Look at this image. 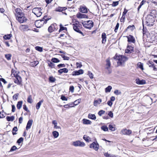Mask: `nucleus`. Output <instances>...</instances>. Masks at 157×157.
<instances>
[{
    "instance_id": "obj_1",
    "label": "nucleus",
    "mask_w": 157,
    "mask_h": 157,
    "mask_svg": "<svg viewBox=\"0 0 157 157\" xmlns=\"http://www.w3.org/2000/svg\"><path fill=\"white\" fill-rule=\"evenodd\" d=\"M155 21V18L152 14H148L147 16L145 18V24L147 26H152L154 24Z\"/></svg>"
},
{
    "instance_id": "obj_2",
    "label": "nucleus",
    "mask_w": 157,
    "mask_h": 157,
    "mask_svg": "<svg viewBox=\"0 0 157 157\" xmlns=\"http://www.w3.org/2000/svg\"><path fill=\"white\" fill-rule=\"evenodd\" d=\"M113 58L116 60H118L117 63L118 66L122 65L128 60V58L123 55L115 56Z\"/></svg>"
},
{
    "instance_id": "obj_3",
    "label": "nucleus",
    "mask_w": 157,
    "mask_h": 157,
    "mask_svg": "<svg viewBox=\"0 0 157 157\" xmlns=\"http://www.w3.org/2000/svg\"><path fill=\"white\" fill-rule=\"evenodd\" d=\"M82 24L85 28L89 29L93 27L94 24L93 22L91 20L84 21Z\"/></svg>"
},
{
    "instance_id": "obj_4",
    "label": "nucleus",
    "mask_w": 157,
    "mask_h": 157,
    "mask_svg": "<svg viewBox=\"0 0 157 157\" xmlns=\"http://www.w3.org/2000/svg\"><path fill=\"white\" fill-rule=\"evenodd\" d=\"M41 10L42 9L40 8H34L32 10V12L37 17H39L41 16L42 14Z\"/></svg>"
},
{
    "instance_id": "obj_5",
    "label": "nucleus",
    "mask_w": 157,
    "mask_h": 157,
    "mask_svg": "<svg viewBox=\"0 0 157 157\" xmlns=\"http://www.w3.org/2000/svg\"><path fill=\"white\" fill-rule=\"evenodd\" d=\"M16 19L21 23L25 22L27 20L26 18L24 16V14L21 16L17 17Z\"/></svg>"
},
{
    "instance_id": "obj_6",
    "label": "nucleus",
    "mask_w": 157,
    "mask_h": 157,
    "mask_svg": "<svg viewBox=\"0 0 157 157\" xmlns=\"http://www.w3.org/2000/svg\"><path fill=\"white\" fill-rule=\"evenodd\" d=\"M79 25L80 24H79V22L78 21L77 22V23L73 24V29L75 31L82 34V35L84 36V35H83V33L79 30V28H78V27L79 26Z\"/></svg>"
},
{
    "instance_id": "obj_7",
    "label": "nucleus",
    "mask_w": 157,
    "mask_h": 157,
    "mask_svg": "<svg viewBox=\"0 0 157 157\" xmlns=\"http://www.w3.org/2000/svg\"><path fill=\"white\" fill-rule=\"evenodd\" d=\"M72 144L75 147L79 146L81 147H83L85 145V144L84 142H81L79 140H77L73 142Z\"/></svg>"
},
{
    "instance_id": "obj_8",
    "label": "nucleus",
    "mask_w": 157,
    "mask_h": 157,
    "mask_svg": "<svg viewBox=\"0 0 157 157\" xmlns=\"http://www.w3.org/2000/svg\"><path fill=\"white\" fill-rule=\"evenodd\" d=\"M13 75L16 79L14 81V82L18 85H22L21 84V76L18 75L17 74H13Z\"/></svg>"
},
{
    "instance_id": "obj_9",
    "label": "nucleus",
    "mask_w": 157,
    "mask_h": 157,
    "mask_svg": "<svg viewBox=\"0 0 157 157\" xmlns=\"http://www.w3.org/2000/svg\"><path fill=\"white\" fill-rule=\"evenodd\" d=\"M90 147L91 148L94 149L96 151H98L99 148V145L97 142H93L90 144Z\"/></svg>"
},
{
    "instance_id": "obj_10",
    "label": "nucleus",
    "mask_w": 157,
    "mask_h": 157,
    "mask_svg": "<svg viewBox=\"0 0 157 157\" xmlns=\"http://www.w3.org/2000/svg\"><path fill=\"white\" fill-rule=\"evenodd\" d=\"M14 13L16 17H18L19 16H21L24 14V13L22 12L21 9L19 8H17L16 9H15V12H14Z\"/></svg>"
},
{
    "instance_id": "obj_11",
    "label": "nucleus",
    "mask_w": 157,
    "mask_h": 157,
    "mask_svg": "<svg viewBox=\"0 0 157 157\" xmlns=\"http://www.w3.org/2000/svg\"><path fill=\"white\" fill-rule=\"evenodd\" d=\"M57 26V25L56 24H52L48 27V31L50 33H52V32L54 31L55 30H56L57 29L56 27Z\"/></svg>"
},
{
    "instance_id": "obj_12",
    "label": "nucleus",
    "mask_w": 157,
    "mask_h": 157,
    "mask_svg": "<svg viewBox=\"0 0 157 157\" xmlns=\"http://www.w3.org/2000/svg\"><path fill=\"white\" fill-rule=\"evenodd\" d=\"M132 132L131 130L126 128L123 129L121 131V133L124 135H129Z\"/></svg>"
},
{
    "instance_id": "obj_13",
    "label": "nucleus",
    "mask_w": 157,
    "mask_h": 157,
    "mask_svg": "<svg viewBox=\"0 0 157 157\" xmlns=\"http://www.w3.org/2000/svg\"><path fill=\"white\" fill-rule=\"evenodd\" d=\"M106 69L108 70V73L110 74L111 72V70L110 69L111 66V63L109 58L107 59L106 60Z\"/></svg>"
},
{
    "instance_id": "obj_14",
    "label": "nucleus",
    "mask_w": 157,
    "mask_h": 157,
    "mask_svg": "<svg viewBox=\"0 0 157 157\" xmlns=\"http://www.w3.org/2000/svg\"><path fill=\"white\" fill-rule=\"evenodd\" d=\"M80 11L84 13H87L88 12V9L84 5L80 6L79 8Z\"/></svg>"
},
{
    "instance_id": "obj_15",
    "label": "nucleus",
    "mask_w": 157,
    "mask_h": 157,
    "mask_svg": "<svg viewBox=\"0 0 157 157\" xmlns=\"http://www.w3.org/2000/svg\"><path fill=\"white\" fill-rule=\"evenodd\" d=\"M83 73V71L82 69L79 70L78 71H73L72 75H78L82 74Z\"/></svg>"
},
{
    "instance_id": "obj_16",
    "label": "nucleus",
    "mask_w": 157,
    "mask_h": 157,
    "mask_svg": "<svg viewBox=\"0 0 157 157\" xmlns=\"http://www.w3.org/2000/svg\"><path fill=\"white\" fill-rule=\"evenodd\" d=\"M134 48L131 46L128 45L127 47L126 50L125 51V53H131L133 52Z\"/></svg>"
},
{
    "instance_id": "obj_17",
    "label": "nucleus",
    "mask_w": 157,
    "mask_h": 157,
    "mask_svg": "<svg viewBox=\"0 0 157 157\" xmlns=\"http://www.w3.org/2000/svg\"><path fill=\"white\" fill-rule=\"evenodd\" d=\"M76 17L78 18H88V16L85 14H83L80 13H78L76 15Z\"/></svg>"
},
{
    "instance_id": "obj_18",
    "label": "nucleus",
    "mask_w": 157,
    "mask_h": 157,
    "mask_svg": "<svg viewBox=\"0 0 157 157\" xmlns=\"http://www.w3.org/2000/svg\"><path fill=\"white\" fill-rule=\"evenodd\" d=\"M128 41V42H130L133 43H134L135 42V40L133 36L131 35H129L127 36Z\"/></svg>"
},
{
    "instance_id": "obj_19",
    "label": "nucleus",
    "mask_w": 157,
    "mask_h": 157,
    "mask_svg": "<svg viewBox=\"0 0 157 157\" xmlns=\"http://www.w3.org/2000/svg\"><path fill=\"white\" fill-rule=\"evenodd\" d=\"M33 123V120H30L28 121L26 127V130H28L31 128Z\"/></svg>"
},
{
    "instance_id": "obj_20",
    "label": "nucleus",
    "mask_w": 157,
    "mask_h": 157,
    "mask_svg": "<svg viewBox=\"0 0 157 157\" xmlns=\"http://www.w3.org/2000/svg\"><path fill=\"white\" fill-rule=\"evenodd\" d=\"M101 38L102 39L101 42L102 44H105L106 41V36L105 33H102L101 35Z\"/></svg>"
},
{
    "instance_id": "obj_21",
    "label": "nucleus",
    "mask_w": 157,
    "mask_h": 157,
    "mask_svg": "<svg viewBox=\"0 0 157 157\" xmlns=\"http://www.w3.org/2000/svg\"><path fill=\"white\" fill-rule=\"evenodd\" d=\"M136 83L138 84L143 85L146 83V81L145 80H140L138 78H137L136 80Z\"/></svg>"
},
{
    "instance_id": "obj_22",
    "label": "nucleus",
    "mask_w": 157,
    "mask_h": 157,
    "mask_svg": "<svg viewBox=\"0 0 157 157\" xmlns=\"http://www.w3.org/2000/svg\"><path fill=\"white\" fill-rule=\"evenodd\" d=\"M102 101V100L100 98H98L97 100H94V106H97L99 105Z\"/></svg>"
},
{
    "instance_id": "obj_23",
    "label": "nucleus",
    "mask_w": 157,
    "mask_h": 157,
    "mask_svg": "<svg viewBox=\"0 0 157 157\" xmlns=\"http://www.w3.org/2000/svg\"><path fill=\"white\" fill-rule=\"evenodd\" d=\"M67 9L66 7H58L56 8L55 10L56 11L61 12Z\"/></svg>"
},
{
    "instance_id": "obj_24",
    "label": "nucleus",
    "mask_w": 157,
    "mask_h": 157,
    "mask_svg": "<svg viewBox=\"0 0 157 157\" xmlns=\"http://www.w3.org/2000/svg\"><path fill=\"white\" fill-rule=\"evenodd\" d=\"M19 28L21 30L25 31L28 29V26L27 25H21L20 26Z\"/></svg>"
},
{
    "instance_id": "obj_25",
    "label": "nucleus",
    "mask_w": 157,
    "mask_h": 157,
    "mask_svg": "<svg viewBox=\"0 0 157 157\" xmlns=\"http://www.w3.org/2000/svg\"><path fill=\"white\" fill-rule=\"evenodd\" d=\"M83 124H91V122L89 120L83 119L82 120Z\"/></svg>"
},
{
    "instance_id": "obj_26",
    "label": "nucleus",
    "mask_w": 157,
    "mask_h": 157,
    "mask_svg": "<svg viewBox=\"0 0 157 157\" xmlns=\"http://www.w3.org/2000/svg\"><path fill=\"white\" fill-rule=\"evenodd\" d=\"M22 103L23 101H19L17 102V107L18 109H19L21 108Z\"/></svg>"
},
{
    "instance_id": "obj_27",
    "label": "nucleus",
    "mask_w": 157,
    "mask_h": 157,
    "mask_svg": "<svg viewBox=\"0 0 157 157\" xmlns=\"http://www.w3.org/2000/svg\"><path fill=\"white\" fill-rule=\"evenodd\" d=\"M39 63L37 61H34L31 62L30 65L32 67H34L36 66Z\"/></svg>"
},
{
    "instance_id": "obj_28",
    "label": "nucleus",
    "mask_w": 157,
    "mask_h": 157,
    "mask_svg": "<svg viewBox=\"0 0 157 157\" xmlns=\"http://www.w3.org/2000/svg\"><path fill=\"white\" fill-rule=\"evenodd\" d=\"M88 117L89 118L95 120L96 119V117L94 114H93L90 113L88 115Z\"/></svg>"
},
{
    "instance_id": "obj_29",
    "label": "nucleus",
    "mask_w": 157,
    "mask_h": 157,
    "mask_svg": "<svg viewBox=\"0 0 157 157\" xmlns=\"http://www.w3.org/2000/svg\"><path fill=\"white\" fill-rule=\"evenodd\" d=\"M43 100H41L36 105V109H39L40 108V106L42 104V103L43 102Z\"/></svg>"
},
{
    "instance_id": "obj_30",
    "label": "nucleus",
    "mask_w": 157,
    "mask_h": 157,
    "mask_svg": "<svg viewBox=\"0 0 157 157\" xmlns=\"http://www.w3.org/2000/svg\"><path fill=\"white\" fill-rule=\"evenodd\" d=\"M52 123L54 125V128H60V127L59 126L57 125V123L56 121H52Z\"/></svg>"
},
{
    "instance_id": "obj_31",
    "label": "nucleus",
    "mask_w": 157,
    "mask_h": 157,
    "mask_svg": "<svg viewBox=\"0 0 157 157\" xmlns=\"http://www.w3.org/2000/svg\"><path fill=\"white\" fill-rule=\"evenodd\" d=\"M7 120L8 121H13L14 119V117L12 116L11 117L7 116L6 117Z\"/></svg>"
},
{
    "instance_id": "obj_32",
    "label": "nucleus",
    "mask_w": 157,
    "mask_h": 157,
    "mask_svg": "<svg viewBox=\"0 0 157 157\" xmlns=\"http://www.w3.org/2000/svg\"><path fill=\"white\" fill-rule=\"evenodd\" d=\"M64 30H66L67 31V28L66 27L63 26L61 24L60 25V29L59 30V32H60L61 31Z\"/></svg>"
},
{
    "instance_id": "obj_33",
    "label": "nucleus",
    "mask_w": 157,
    "mask_h": 157,
    "mask_svg": "<svg viewBox=\"0 0 157 157\" xmlns=\"http://www.w3.org/2000/svg\"><path fill=\"white\" fill-rule=\"evenodd\" d=\"M52 134L53 136L55 138H57L59 135L58 132L56 131H53L52 132Z\"/></svg>"
},
{
    "instance_id": "obj_34",
    "label": "nucleus",
    "mask_w": 157,
    "mask_h": 157,
    "mask_svg": "<svg viewBox=\"0 0 157 157\" xmlns=\"http://www.w3.org/2000/svg\"><path fill=\"white\" fill-rule=\"evenodd\" d=\"M17 131V127H14L12 130V133L13 135H16L17 133L16 132Z\"/></svg>"
},
{
    "instance_id": "obj_35",
    "label": "nucleus",
    "mask_w": 157,
    "mask_h": 157,
    "mask_svg": "<svg viewBox=\"0 0 157 157\" xmlns=\"http://www.w3.org/2000/svg\"><path fill=\"white\" fill-rule=\"evenodd\" d=\"M135 28V27L134 25H129V26H128L127 27V29H129L131 31H132Z\"/></svg>"
},
{
    "instance_id": "obj_36",
    "label": "nucleus",
    "mask_w": 157,
    "mask_h": 157,
    "mask_svg": "<svg viewBox=\"0 0 157 157\" xmlns=\"http://www.w3.org/2000/svg\"><path fill=\"white\" fill-rule=\"evenodd\" d=\"M12 55L11 54H6L5 57L7 60H9L11 59Z\"/></svg>"
},
{
    "instance_id": "obj_37",
    "label": "nucleus",
    "mask_w": 157,
    "mask_h": 157,
    "mask_svg": "<svg viewBox=\"0 0 157 157\" xmlns=\"http://www.w3.org/2000/svg\"><path fill=\"white\" fill-rule=\"evenodd\" d=\"M112 87L111 86H108L105 89V92L106 93L110 92L111 90L112 89Z\"/></svg>"
},
{
    "instance_id": "obj_38",
    "label": "nucleus",
    "mask_w": 157,
    "mask_h": 157,
    "mask_svg": "<svg viewBox=\"0 0 157 157\" xmlns=\"http://www.w3.org/2000/svg\"><path fill=\"white\" fill-rule=\"evenodd\" d=\"M101 129L104 131H107L108 130V128L107 126L105 125L102 126L101 127Z\"/></svg>"
},
{
    "instance_id": "obj_39",
    "label": "nucleus",
    "mask_w": 157,
    "mask_h": 157,
    "mask_svg": "<svg viewBox=\"0 0 157 157\" xmlns=\"http://www.w3.org/2000/svg\"><path fill=\"white\" fill-rule=\"evenodd\" d=\"M12 36L11 34L6 35L3 36L5 40H9L10 39Z\"/></svg>"
},
{
    "instance_id": "obj_40",
    "label": "nucleus",
    "mask_w": 157,
    "mask_h": 157,
    "mask_svg": "<svg viewBox=\"0 0 157 157\" xmlns=\"http://www.w3.org/2000/svg\"><path fill=\"white\" fill-rule=\"evenodd\" d=\"M137 65L138 66V67L140 68L142 70H143L144 69L143 63L140 62H139L138 63Z\"/></svg>"
},
{
    "instance_id": "obj_41",
    "label": "nucleus",
    "mask_w": 157,
    "mask_h": 157,
    "mask_svg": "<svg viewBox=\"0 0 157 157\" xmlns=\"http://www.w3.org/2000/svg\"><path fill=\"white\" fill-rule=\"evenodd\" d=\"M52 61L55 63H58L60 62V60L59 59L56 58H52Z\"/></svg>"
},
{
    "instance_id": "obj_42",
    "label": "nucleus",
    "mask_w": 157,
    "mask_h": 157,
    "mask_svg": "<svg viewBox=\"0 0 157 157\" xmlns=\"http://www.w3.org/2000/svg\"><path fill=\"white\" fill-rule=\"evenodd\" d=\"M49 80L50 82H53L55 81L56 79L53 76H51L49 78Z\"/></svg>"
},
{
    "instance_id": "obj_43",
    "label": "nucleus",
    "mask_w": 157,
    "mask_h": 157,
    "mask_svg": "<svg viewBox=\"0 0 157 157\" xmlns=\"http://www.w3.org/2000/svg\"><path fill=\"white\" fill-rule=\"evenodd\" d=\"M83 139L87 142H89L90 138L89 137L84 135L83 137Z\"/></svg>"
},
{
    "instance_id": "obj_44",
    "label": "nucleus",
    "mask_w": 157,
    "mask_h": 157,
    "mask_svg": "<svg viewBox=\"0 0 157 157\" xmlns=\"http://www.w3.org/2000/svg\"><path fill=\"white\" fill-rule=\"evenodd\" d=\"M27 102L28 103H31L32 102V96L30 95H29L28 98L27 100Z\"/></svg>"
},
{
    "instance_id": "obj_45",
    "label": "nucleus",
    "mask_w": 157,
    "mask_h": 157,
    "mask_svg": "<svg viewBox=\"0 0 157 157\" xmlns=\"http://www.w3.org/2000/svg\"><path fill=\"white\" fill-rule=\"evenodd\" d=\"M119 2L118 1H116V2H113L112 4H111V5L113 7H115L117 6L119 4Z\"/></svg>"
},
{
    "instance_id": "obj_46",
    "label": "nucleus",
    "mask_w": 157,
    "mask_h": 157,
    "mask_svg": "<svg viewBox=\"0 0 157 157\" xmlns=\"http://www.w3.org/2000/svg\"><path fill=\"white\" fill-rule=\"evenodd\" d=\"M109 129L112 131H114L115 130V128L111 125H109Z\"/></svg>"
},
{
    "instance_id": "obj_47",
    "label": "nucleus",
    "mask_w": 157,
    "mask_h": 157,
    "mask_svg": "<svg viewBox=\"0 0 157 157\" xmlns=\"http://www.w3.org/2000/svg\"><path fill=\"white\" fill-rule=\"evenodd\" d=\"M17 149V148L16 146H13L11 148L10 151L12 152V151H15Z\"/></svg>"
},
{
    "instance_id": "obj_48",
    "label": "nucleus",
    "mask_w": 157,
    "mask_h": 157,
    "mask_svg": "<svg viewBox=\"0 0 157 157\" xmlns=\"http://www.w3.org/2000/svg\"><path fill=\"white\" fill-rule=\"evenodd\" d=\"M35 49L36 50H37L39 52H42L43 51L42 48L40 47H39V46L36 47H35Z\"/></svg>"
},
{
    "instance_id": "obj_49",
    "label": "nucleus",
    "mask_w": 157,
    "mask_h": 157,
    "mask_svg": "<svg viewBox=\"0 0 157 157\" xmlns=\"http://www.w3.org/2000/svg\"><path fill=\"white\" fill-rule=\"evenodd\" d=\"M105 113V111L101 110L98 113V115L101 116L103 114Z\"/></svg>"
},
{
    "instance_id": "obj_50",
    "label": "nucleus",
    "mask_w": 157,
    "mask_h": 157,
    "mask_svg": "<svg viewBox=\"0 0 157 157\" xmlns=\"http://www.w3.org/2000/svg\"><path fill=\"white\" fill-rule=\"evenodd\" d=\"M48 66L52 68H53L55 65L54 64L50 61H49V62L48 63Z\"/></svg>"
},
{
    "instance_id": "obj_51",
    "label": "nucleus",
    "mask_w": 157,
    "mask_h": 157,
    "mask_svg": "<svg viewBox=\"0 0 157 157\" xmlns=\"http://www.w3.org/2000/svg\"><path fill=\"white\" fill-rule=\"evenodd\" d=\"M23 138L22 137H21L17 141V143L18 144H20L23 141Z\"/></svg>"
},
{
    "instance_id": "obj_52",
    "label": "nucleus",
    "mask_w": 157,
    "mask_h": 157,
    "mask_svg": "<svg viewBox=\"0 0 157 157\" xmlns=\"http://www.w3.org/2000/svg\"><path fill=\"white\" fill-rule=\"evenodd\" d=\"M114 93L117 95L121 94V91H119L117 90H115L114 91Z\"/></svg>"
},
{
    "instance_id": "obj_53",
    "label": "nucleus",
    "mask_w": 157,
    "mask_h": 157,
    "mask_svg": "<svg viewBox=\"0 0 157 157\" xmlns=\"http://www.w3.org/2000/svg\"><path fill=\"white\" fill-rule=\"evenodd\" d=\"M88 75H89L90 78L91 79H92L93 78H94V75L90 71H88Z\"/></svg>"
},
{
    "instance_id": "obj_54",
    "label": "nucleus",
    "mask_w": 157,
    "mask_h": 157,
    "mask_svg": "<svg viewBox=\"0 0 157 157\" xmlns=\"http://www.w3.org/2000/svg\"><path fill=\"white\" fill-rule=\"evenodd\" d=\"M125 16H124L123 15L122 16V17L120 19V21L122 22H124L125 21Z\"/></svg>"
},
{
    "instance_id": "obj_55",
    "label": "nucleus",
    "mask_w": 157,
    "mask_h": 157,
    "mask_svg": "<svg viewBox=\"0 0 157 157\" xmlns=\"http://www.w3.org/2000/svg\"><path fill=\"white\" fill-rule=\"evenodd\" d=\"M148 65L150 67H152L154 66L153 63L152 61H150L149 62Z\"/></svg>"
},
{
    "instance_id": "obj_56",
    "label": "nucleus",
    "mask_w": 157,
    "mask_h": 157,
    "mask_svg": "<svg viewBox=\"0 0 157 157\" xmlns=\"http://www.w3.org/2000/svg\"><path fill=\"white\" fill-rule=\"evenodd\" d=\"M74 87L73 86H71L70 87L69 90L71 93H73L74 92Z\"/></svg>"
},
{
    "instance_id": "obj_57",
    "label": "nucleus",
    "mask_w": 157,
    "mask_h": 157,
    "mask_svg": "<svg viewBox=\"0 0 157 157\" xmlns=\"http://www.w3.org/2000/svg\"><path fill=\"white\" fill-rule=\"evenodd\" d=\"M119 24L118 23H117L116 26L115 28L114 29V31L116 33L117 32V29L119 28Z\"/></svg>"
},
{
    "instance_id": "obj_58",
    "label": "nucleus",
    "mask_w": 157,
    "mask_h": 157,
    "mask_svg": "<svg viewBox=\"0 0 157 157\" xmlns=\"http://www.w3.org/2000/svg\"><path fill=\"white\" fill-rule=\"evenodd\" d=\"M61 56L64 60H68L69 59V58L68 57L65 56L63 55H61Z\"/></svg>"
},
{
    "instance_id": "obj_59",
    "label": "nucleus",
    "mask_w": 157,
    "mask_h": 157,
    "mask_svg": "<svg viewBox=\"0 0 157 157\" xmlns=\"http://www.w3.org/2000/svg\"><path fill=\"white\" fill-rule=\"evenodd\" d=\"M76 65L77 68H80L82 66V65L81 63H78L77 62L76 63Z\"/></svg>"
},
{
    "instance_id": "obj_60",
    "label": "nucleus",
    "mask_w": 157,
    "mask_h": 157,
    "mask_svg": "<svg viewBox=\"0 0 157 157\" xmlns=\"http://www.w3.org/2000/svg\"><path fill=\"white\" fill-rule=\"evenodd\" d=\"M108 115L111 118L113 117V113L111 111H109L108 113Z\"/></svg>"
},
{
    "instance_id": "obj_61",
    "label": "nucleus",
    "mask_w": 157,
    "mask_h": 157,
    "mask_svg": "<svg viewBox=\"0 0 157 157\" xmlns=\"http://www.w3.org/2000/svg\"><path fill=\"white\" fill-rule=\"evenodd\" d=\"M18 95V94H15L13 97V99L15 100H17V99Z\"/></svg>"
},
{
    "instance_id": "obj_62",
    "label": "nucleus",
    "mask_w": 157,
    "mask_h": 157,
    "mask_svg": "<svg viewBox=\"0 0 157 157\" xmlns=\"http://www.w3.org/2000/svg\"><path fill=\"white\" fill-rule=\"evenodd\" d=\"M104 155L106 157H112V155L109 154L108 153H105L104 154Z\"/></svg>"
},
{
    "instance_id": "obj_63",
    "label": "nucleus",
    "mask_w": 157,
    "mask_h": 157,
    "mask_svg": "<svg viewBox=\"0 0 157 157\" xmlns=\"http://www.w3.org/2000/svg\"><path fill=\"white\" fill-rule=\"evenodd\" d=\"M61 99L63 101H67V98L63 95H62L61 98Z\"/></svg>"
},
{
    "instance_id": "obj_64",
    "label": "nucleus",
    "mask_w": 157,
    "mask_h": 157,
    "mask_svg": "<svg viewBox=\"0 0 157 157\" xmlns=\"http://www.w3.org/2000/svg\"><path fill=\"white\" fill-rule=\"evenodd\" d=\"M62 69L63 73H67L68 72V69L66 68H63Z\"/></svg>"
}]
</instances>
